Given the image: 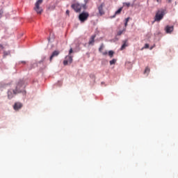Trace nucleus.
Wrapping results in <instances>:
<instances>
[{
  "label": "nucleus",
  "instance_id": "1",
  "mask_svg": "<svg viewBox=\"0 0 178 178\" xmlns=\"http://www.w3.org/2000/svg\"><path fill=\"white\" fill-rule=\"evenodd\" d=\"M165 16V10H159L156 12L154 17V22H161L163 17Z\"/></svg>",
  "mask_w": 178,
  "mask_h": 178
},
{
  "label": "nucleus",
  "instance_id": "2",
  "mask_svg": "<svg viewBox=\"0 0 178 178\" xmlns=\"http://www.w3.org/2000/svg\"><path fill=\"white\" fill-rule=\"evenodd\" d=\"M43 0H38L35 3V7L33 8L38 15H41L42 13V8L40 7V5L42 3Z\"/></svg>",
  "mask_w": 178,
  "mask_h": 178
},
{
  "label": "nucleus",
  "instance_id": "3",
  "mask_svg": "<svg viewBox=\"0 0 178 178\" xmlns=\"http://www.w3.org/2000/svg\"><path fill=\"white\" fill-rule=\"evenodd\" d=\"M23 91V81H19L15 87V90H14V94H20Z\"/></svg>",
  "mask_w": 178,
  "mask_h": 178
},
{
  "label": "nucleus",
  "instance_id": "4",
  "mask_svg": "<svg viewBox=\"0 0 178 178\" xmlns=\"http://www.w3.org/2000/svg\"><path fill=\"white\" fill-rule=\"evenodd\" d=\"M89 16H90V14H88V13H81L79 16V19L80 22H81L82 23H84V22H86V20L88 19Z\"/></svg>",
  "mask_w": 178,
  "mask_h": 178
},
{
  "label": "nucleus",
  "instance_id": "5",
  "mask_svg": "<svg viewBox=\"0 0 178 178\" xmlns=\"http://www.w3.org/2000/svg\"><path fill=\"white\" fill-rule=\"evenodd\" d=\"M72 8L73 10H75V12H81L82 8H86V6L81 5L80 3H74L72 5Z\"/></svg>",
  "mask_w": 178,
  "mask_h": 178
},
{
  "label": "nucleus",
  "instance_id": "6",
  "mask_svg": "<svg viewBox=\"0 0 178 178\" xmlns=\"http://www.w3.org/2000/svg\"><path fill=\"white\" fill-rule=\"evenodd\" d=\"M105 6V3H102L100 6L97 7L99 10L98 16H104L105 15V10H104V7Z\"/></svg>",
  "mask_w": 178,
  "mask_h": 178
},
{
  "label": "nucleus",
  "instance_id": "7",
  "mask_svg": "<svg viewBox=\"0 0 178 178\" xmlns=\"http://www.w3.org/2000/svg\"><path fill=\"white\" fill-rule=\"evenodd\" d=\"M72 62H73V57L69 55L65 57V60L63 61V65L66 66L67 65H69V63H72Z\"/></svg>",
  "mask_w": 178,
  "mask_h": 178
},
{
  "label": "nucleus",
  "instance_id": "8",
  "mask_svg": "<svg viewBox=\"0 0 178 178\" xmlns=\"http://www.w3.org/2000/svg\"><path fill=\"white\" fill-rule=\"evenodd\" d=\"M175 30V28L173 26H169L167 25L165 28V31L167 34H172V32Z\"/></svg>",
  "mask_w": 178,
  "mask_h": 178
},
{
  "label": "nucleus",
  "instance_id": "9",
  "mask_svg": "<svg viewBox=\"0 0 178 178\" xmlns=\"http://www.w3.org/2000/svg\"><path fill=\"white\" fill-rule=\"evenodd\" d=\"M60 54V51L58 50L53 51L49 58L50 62H52V59H54V58H56V56H58Z\"/></svg>",
  "mask_w": 178,
  "mask_h": 178
},
{
  "label": "nucleus",
  "instance_id": "10",
  "mask_svg": "<svg viewBox=\"0 0 178 178\" xmlns=\"http://www.w3.org/2000/svg\"><path fill=\"white\" fill-rule=\"evenodd\" d=\"M17 93H15V90H10L8 91V99H12L15 95H16Z\"/></svg>",
  "mask_w": 178,
  "mask_h": 178
},
{
  "label": "nucleus",
  "instance_id": "11",
  "mask_svg": "<svg viewBox=\"0 0 178 178\" xmlns=\"http://www.w3.org/2000/svg\"><path fill=\"white\" fill-rule=\"evenodd\" d=\"M23 106V104L20 102H16L13 106V108L15 111H19V109H22V107Z\"/></svg>",
  "mask_w": 178,
  "mask_h": 178
},
{
  "label": "nucleus",
  "instance_id": "12",
  "mask_svg": "<svg viewBox=\"0 0 178 178\" xmlns=\"http://www.w3.org/2000/svg\"><path fill=\"white\" fill-rule=\"evenodd\" d=\"M129 47V42L127 40H123L122 41V45L120 48L121 51H123V49H126V47Z\"/></svg>",
  "mask_w": 178,
  "mask_h": 178
},
{
  "label": "nucleus",
  "instance_id": "13",
  "mask_svg": "<svg viewBox=\"0 0 178 178\" xmlns=\"http://www.w3.org/2000/svg\"><path fill=\"white\" fill-rule=\"evenodd\" d=\"M95 35H93L90 37V40H89V45H94V42H95Z\"/></svg>",
  "mask_w": 178,
  "mask_h": 178
},
{
  "label": "nucleus",
  "instance_id": "14",
  "mask_svg": "<svg viewBox=\"0 0 178 178\" xmlns=\"http://www.w3.org/2000/svg\"><path fill=\"white\" fill-rule=\"evenodd\" d=\"M122 10H123V8L121 7L115 13V15L113 16V17H116L117 15H120V13H122Z\"/></svg>",
  "mask_w": 178,
  "mask_h": 178
},
{
  "label": "nucleus",
  "instance_id": "15",
  "mask_svg": "<svg viewBox=\"0 0 178 178\" xmlns=\"http://www.w3.org/2000/svg\"><path fill=\"white\" fill-rule=\"evenodd\" d=\"M48 10H54L55 9V5H50L48 8H47Z\"/></svg>",
  "mask_w": 178,
  "mask_h": 178
},
{
  "label": "nucleus",
  "instance_id": "16",
  "mask_svg": "<svg viewBox=\"0 0 178 178\" xmlns=\"http://www.w3.org/2000/svg\"><path fill=\"white\" fill-rule=\"evenodd\" d=\"M124 31H126V29H124L122 31H119L117 33V35H122Z\"/></svg>",
  "mask_w": 178,
  "mask_h": 178
},
{
  "label": "nucleus",
  "instance_id": "17",
  "mask_svg": "<svg viewBox=\"0 0 178 178\" xmlns=\"http://www.w3.org/2000/svg\"><path fill=\"white\" fill-rule=\"evenodd\" d=\"M114 54H115V52L113 51H108V56H110V58H113Z\"/></svg>",
  "mask_w": 178,
  "mask_h": 178
},
{
  "label": "nucleus",
  "instance_id": "18",
  "mask_svg": "<svg viewBox=\"0 0 178 178\" xmlns=\"http://www.w3.org/2000/svg\"><path fill=\"white\" fill-rule=\"evenodd\" d=\"M149 72H150L149 67H147L145 70L144 74H145L147 73L148 74V73H149Z\"/></svg>",
  "mask_w": 178,
  "mask_h": 178
},
{
  "label": "nucleus",
  "instance_id": "19",
  "mask_svg": "<svg viewBox=\"0 0 178 178\" xmlns=\"http://www.w3.org/2000/svg\"><path fill=\"white\" fill-rule=\"evenodd\" d=\"M116 63V59L113 58V60H110V65H115Z\"/></svg>",
  "mask_w": 178,
  "mask_h": 178
},
{
  "label": "nucleus",
  "instance_id": "20",
  "mask_svg": "<svg viewBox=\"0 0 178 178\" xmlns=\"http://www.w3.org/2000/svg\"><path fill=\"white\" fill-rule=\"evenodd\" d=\"M102 49H104V45L102 44L99 49V52H102Z\"/></svg>",
  "mask_w": 178,
  "mask_h": 178
},
{
  "label": "nucleus",
  "instance_id": "21",
  "mask_svg": "<svg viewBox=\"0 0 178 178\" xmlns=\"http://www.w3.org/2000/svg\"><path fill=\"white\" fill-rule=\"evenodd\" d=\"M143 48H145V49L149 48V44H145V47H144Z\"/></svg>",
  "mask_w": 178,
  "mask_h": 178
},
{
  "label": "nucleus",
  "instance_id": "22",
  "mask_svg": "<svg viewBox=\"0 0 178 178\" xmlns=\"http://www.w3.org/2000/svg\"><path fill=\"white\" fill-rule=\"evenodd\" d=\"M71 54H73V49L71 48L69 51V55L70 56Z\"/></svg>",
  "mask_w": 178,
  "mask_h": 178
},
{
  "label": "nucleus",
  "instance_id": "23",
  "mask_svg": "<svg viewBox=\"0 0 178 178\" xmlns=\"http://www.w3.org/2000/svg\"><path fill=\"white\" fill-rule=\"evenodd\" d=\"M2 15H3V10H0V17H1Z\"/></svg>",
  "mask_w": 178,
  "mask_h": 178
},
{
  "label": "nucleus",
  "instance_id": "24",
  "mask_svg": "<svg viewBox=\"0 0 178 178\" xmlns=\"http://www.w3.org/2000/svg\"><path fill=\"white\" fill-rule=\"evenodd\" d=\"M130 19V17H127L126 19H125V22L127 23H129V20Z\"/></svg>",
  "mask_w": 178,
  "mask_h": 178
},
{
  "label": "nucleus",
  "instance_id": "25",
  "mask_svg": "<svg viewBox=\"0 0 178 178\" xmlns=\"http://www.w3.org/2000/svg\"><path fill=\"white\" fill-rule=\"evenodd\" d=\"M166 2H167L168 3H172V0H166Z\"/></svg>",
  "mask_w": 178,
  "mask_h": 178
},
{
  "label": "nucleus",
  "instance_id": "26",
  "mask_svg": "<svg viewBox=\"0 0 178 178\" xmlns=\"http://www.w3.org/2000/svg\"><path fill=\"white\" fill-rule=\"evenodd\" d=\"M102 55H108V51H104L102 53Z\"/></svg>",
  "mask_w": 178,
  "mask_h": 178
},
{
  "label": "nucleus",
  "instance_id": "27",
  "mask_svg": "<svg viewBox=\"0 0 178 178\" xmlns=\"http://www.w3.org/2000/svg\"><path fill=\"white\" fill-rule=\"evenodd\" d=\"M70 13V12L69 11V10H67V11H66L67 15H69Z\"/></svg>",
  "mask_w": 178,
  "mask_h": 178
},
{
  "label": "nucleus",
  "instance_id": "28",
  "mask_svg": "<svg viewBox=\"0 0 178 178\" xmlns=\"http://www.w3.org/2000/svg\"><path fill=\"white\" fill-rule=\"evenodd\" d=\"M129 22H125L124 23V26H125V27H127V24H128Z\"/></svg>",
  "mask_w": 178,
  "mask_h": 178
},
{
  "label": "nucleus",
  "instance_id": "29",
  "mask_svg": "<svg viewBox=\"0 0 178 178\" xmlns=\"http://www.w3.org/2000/svg\"><path fill=\"white\" fill-rule=\"evenodd\" d=\"M156 2H161V0H156Z\"/></svg>",
  "mask_w": 178,
  "mask_h": 178
},
{
  "label": "nucleus",
  "instance_id": "30",
  "mask_svg": "<svg viewBox=\"0 0 178 178\" xmlns=\"http://www.w3.org/2000/svg\"><path fill=\"white\" fill-rule=\"evenodd\" d=\"M24 93L26 94V91L24 90Z\"/></svg>",
  "mask_w": 178,
  "mask_h": 178
},
{
  "label": "nucleus",
  "instance_id": "31",
  "mask_svg": "<svg viewBox=\"0 0 178 178\" xmlns=\"http://www.w3.org/2000/svg\"><path fill=\"white\" fill-rule=\"evenodd\" d=\"M23 63L24 64V63H26L24 61Z\"/></svg>",
  "mask_w": 178,
  "mask_h": 178
}]
</instances>
